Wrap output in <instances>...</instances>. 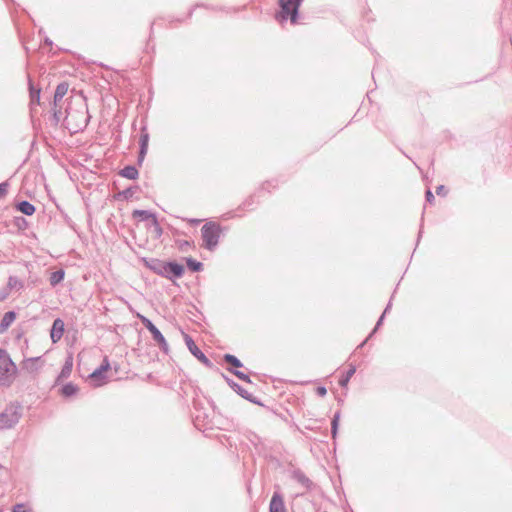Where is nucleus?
Returning a JSON list of instances; mask_svg holds the SVG:
<instances>
[{"mask_svg": "<svg viewBox=\"0 0 512 512\" xmlns=\"http://www.w3.org/2000/svg\"><path fill=\"white\" fill-rule=\"evenodd\" d=\"M16 319V313L14 311L6 312L0 321V333L5 332Z\"/></svg>", "mask_w": 512, "mask_h": 512, "instance_id": "13", "label": "nucleus"}, {"mask_svg": "<svg viewBox=\"0 0 512 512\" xmlns=\"http://www.w3.org/2000/svg\"><path fill=\"white\" fill-rule=\"evenodd\" d=\"M64 276L65 272L63 269H59L57 271L52 272L49 278L50 285L52 287H55L56 285L63 281Z\"/></svg>", "mask_w": 512, "mask_h": 512, "instance_id": "22", "label": "nucleus"}, {"mask_svg": "<svg viewBox=\"0 0 512 512\" xmlns=\"http://www.w3.org/2000/svg\"><path fill=\"white\" fill-rule=\"evenodd\" d=\"M237 378H239L240 380L242 381H245L247 383H251V379L250 377L245 374L244 372L242 371H239V370H230Z\"/></svg>", "mask_w": 512, "mask_h": 512, "instance_id": "29", "label": "nucleus"}, {"mask_svg": "<svg viewBox=\"0 0 512 512\" xmlns=\"http://www.w3.org/2000/svg\"><path fill=\"white\" fill-rule=\"evenodd\" d=\"M147 149L148 148H143V147H140V150H139V155H138V162L139 163H142L143 160H144V157L147 153Z\"/></svg>", "mask_w": 512, "mask_h": 512, "instance_id": "36", "label": "nucleus"}, {"mask_svg": "<svg viewBox=\"0 0 512 512\" xmlns=\"http://www.w3.org/2000/svg\"><path fill=\"white\" fill-rule=\"evenodd\" d=\"M22 417V406L18 402H11L0 412V430L14 428Z\"/></svg>", "mask_w": 512, "mask_h": 512, "instance_id": "3", "label": "nucleus"}, {"mask_svg": "<svg viewBox=\"0 0 512 512\" xmlns=\"http://www.w3.org/2000/svg\"><path fill=\"white\" fill-rule=\"evenodd\" d=\"M24 287V283L23 281H21L20 279H18L17 277L15 276H10L8 278V282H7V287L6 289H8V292L10 293L11 290H21L22 288Z\"/></svg>", "mask_w": 512, "mask_h": 512, "instance_id": "20", "label": "nucleus"}, {"mask_svg": "<svg viewBox=\"0 0 512 512\" xmlns=\"http://www.w3.org/2000/svg\"><path fill=\"white\" fill-rule=\"evenodd\" d=\"M293 479L304 486L306 489H309L312 485L311 480L300 470L293 472Z\"/></svg>", "mask_w": 512, "mask_h": 512, "instance_id": "16", "label": "nucleus"}, {"mask_svg": "<svg viewBox=\"0 0 512 512\" xmlns=\"http://www.w3.org/2000/svg\"><path fill=\"white\" fill-rule=\"evenodd\" d=\"M77 385L73 384L72 382L66 383L61 388V395L64 397H71L74 396L78 392Z\"/></svg>", "mask_w": 512, "mask_h": 512, "instance_id": "21", "label": "nucleus"}, {"mask_svg": "<svg viewBox=\"0 0 512 512\" xmlns=\"http://www.w3.org/2000/svg\"><path fill=\"white\" fill-rule=\"evenodd\" d=\"M270 512H286L284 500L278 492H274L269 505Z\"/></svg>", "mask_w": 512, "mask_h": 512, "instance_id": "11", "label": "nucleus"}, {"mask_svg": "<svg viewBox=\"0 0 512 512\" xmlns=\"http://www.w3.org/2000/svg\"><path fill=\"white\" fill-rule=\"evenodd\" d=\"M157 344L159 345L160 349H161L164 353H168V351H169V346H168V343H167V341H166V339H165V338H163V339H162L161 341H159Z\"/></svg>", "mask_w": 512, "mask_h": 512, "instance_id": "34", "label": "nucleus"}, {"mask_svg": "<svg viewBox=\"0 0 512 512\" xmlns=\"http://www.w3.org/2000/svg\"><path fill=\"white\" fill-rule=\"evenodd\" d=\"M72 368H73V359L70 356L66 359V361L61 369V372L57 378V382L69 378L72 373Z\"/></svg>", "mask_w": 512, "mask_h": 512, "instance_id": "14", "label": "nucleus"}, {"mask_svg": "<svg viewBox=\"0 0 512 512\" xmlns=\"http://www.w3.org/2000/svg\"><path fill=\"white\" fill-rule=\"evenodd\" d=\"M426 201L429 203H432L434 201V195L429 189L426 191Z\"/></svg>", "mask_w": 512, "mask_h": 512, "instance_id": "41", "label": "nucleus"}, {"mask_svg": "<svg viewBox=\"0 0 512 512\" xmlns=\"http://www.w3.org/2000/svg\"><path fill=\"white\" fill-rule=\"evenodd\" d=\"M150 333L153 337V340L156 343H158L159 341H161L164 338L163 334L160 332V330L156 326L153 329H151Z\"/></svg>", "mask_w": 512, "mask_h": 512, "instance_id": "30", "label": "nucleus"}, {"mask_svg": "<svg viewBox=\"0 0 512 512\" xmlns=\"http://www.w3.org/2000/svg\"><path fill=\"white\" fill-rule=\"evenodd\" d=\"M17 368L9 354L3 350L0 352V384L9 386L14 380Z\"/></svg>", "mask_w": 512, "mask_h": 512, "instance_id": "6", "label": "nucleus"}, {"mask_svg": "<svg viewBox=\"0 0 512 512\" xmlns=\"http://www.w3.org/2000/svg\"><path fill=\"white\" fill-rule=\"evenodd\" d=\"M447 189L445 188L444 185H439L437 188H436V193L440 196H445L447 194Z\"/></svg>", "mask_w": 512, "mask_h": 512, "instance_id": "38", "label": "nucleus"}, {"mask_svg": "<svg viewBox=\"0 0 512 512\" xmlns=\"http://www.w3.org/2000/svg\"><path fill=\"white\" fill-rule=\"evenodd\" d=\"M29 92L31 104H39L40 101V89H35L31 80L29 79Z\"/></svg>", "mask_w": 512, "mask_h": 512, "instance_id": "24", "label": "nucleus"}, {"mask_svg": "<svg viewBox=\"0 0 512 512\" xmlns=\"http://www.w3.org/2000/svg\"><path fill=\"white\" fill-rule=\"evenodd\" d=\"M302 1L303 0H279L280 11L276 15L277 20L284 22L290 18L291 23H296Z\"/></svg>", "mask_w": 512, "mask_h": 512, "instance_id": "5", "label": "nucleus"}, {"mask_svg": "<svg viewBox=\"0 0 512 512\" xmlns=\"http://www.w3.org/2000/svg\"><path fill=\"white\" fill-rule=\"evenodd\" d=\"M252 204V198H249L247 199L246 201L243 202V206L244 207H248Z\"/></svg>", "mask_w": 512, "mask_h": 512, "instance_id": "43", "label": "nucleus"}, {"mask_svg": "<svg viewBox=\"0 0 512 512\" xmlns=\"http://www.w3.org/2000/svg\"><path fill=\"white\" fill-rule=\"evenodd\" d=\"M17 209H18L21 213H23V214H25V215H27V216H31V215H33V214H34V212H35V207H34V205H33V204H31V203H30V202H28V201H25V200H24V201H21V202H19V203L17 204Z\"/></svg>", "mask_w": 512, "mask_h": 512, "instance_id": "17", "label": "nucleus"}, {"mask_svg": "<svg viewBox=\"0 0 512 512\" xmlns=\"http://www.w3.org/2000/svg\"><path fill=\"white\" fill-rule=\"evenodd\" d=\"M144 262L151 271L167 279L180 278L184 273L183 265L177 262H165L159 259H149Z\"/></svg>", "mask_w": 512, "mask_h": 512, "instance_id": "1", "label": "nucleus"}, {"mask_svg": "<svg viewBox=\"0 0 512 512\" xmlns=\"http://www.w3.org/2000/svg\"><path fill=\"white\" fill-rule=\"evenodd\" d=\"M39 357L36 358H28L23 361V368L30 373H33L38 370V361Z\"/></svg>", "mask_w": 512, "mask_h": 512, "instance_id": "19", "label": "nucleus"}, {"mask_svg": "<svg viewBox=\"0 0 512 512\" xmlns=\"http://www.w3.org/2000/svg\"><path fill=\"white\" fill-rule=\"evenodd\" d=\"M110 369V362L108 357H104L102 364L95 369L90 375L89 379L93 383L94 386H101L105 383V375L104 373Z\"/></svg>", "mask_w": 512, "mask_h": 512, "instance_id": "7", "label": "nucleus"}, {"mask_svg": "<svg viewBox=\"0 0 512 512\" xmlns=\"http://www.w3.org/2000/svg\"><path fill=\"white\" fill-rule=\"evenodd\" d=\"M220 234L221 227L218 223L208 222L204 224L201 228L203 246L206 249L213 251L218 245Z\"/></svg>", "mask_w": 512, "mask_h": 512, "instance_id": "4", "label": "nucleus"}, {"mask_svg": "<svg viewBox=\"0 0 512 512\" xmlns=\"http://www.w3.org/2000/svg\"><path fill=\"white\" fill-rule=\"evenodd\" d=\"M134 192H135V188L130 187V188L125 189V190L122 192V195H123V197H124L125 199H129V198H131V197L133 196Z\"/></svg>", "mask_w": 512, "mask_h": 512, "instance_id": "35", "label": "nucleus"}, {"mask_svg": "<svg viewBox=\"0 0 512 512\" xmlns=\"http://www.w3.org/2000/svg\"><path fill=\"white\" fill-rule=\"evenodd\" d=\"M390 308H391V301L388 303L383 314L380 316L379 320L377 321L374 330L370 333V335L366 338V340L360 345V347H362L367 342V340L375 333V331L381 326L384 316L390 310Z\"/></svg>", "mask_w": 512, "mask_h": 512, "instance_id": "26", "label": "nucleus"}, {"mask_svg": "<svg viewBox=\"0 0 512 512\" xmlns=\"http://www.w3.org/2000/svg\"><path fill=\"white\" fill-rule=\"evenodd\" d=\"M339 419H340V413L337 412L334 414L332 422H331V432H332L333 437H335L337 434Z\"/></svg>", "mask_w": 512, "mask_h": 512, "instance_id": "28", "label": "nucleus"}, {"mask_svg": "<svg viewBox=\"0 0 512 512\" xmlns=\"http://www.w3.org/2000/svg\"><path fill=\"white\" fill-rule=\"evenodd\" d=\"M185 343L187 345V348L191 352V354L193 356H195L201 363H203L207 367H211L212 366L211 361L198 348V346L195 344L194 340L189 335H185Z\"/></svg>", "mask_w": 512, "mask_h": 512, "instance_id": "8", "label": "nucleus"}, {"mask_svg": "<svg viewBox=\"0 0 512 512\" xmlns=\"http://www.w3.org/2000/svg\"><path fill=\"white\" fill-rule=\"evenodd\" d=\"M199 222H200V220H197V219L191 220V223H193V224H198Z\"/></svg>", "mask_w": 512, "mask_h": 512, "instance_id": "44", "label": "nucleus"}, {"mask_svg": "<svg viewBox=\"0 0 512 512\" xmlns=\"http://www.w3.org/2000/svg\"><path fill=\"white\" fill-rule=\"evenodd\" d=\"M151 226L154 228V232L157 237H160L163 234V230L157 219H154V221L151 223Z\"/></svg>", "mask_w": 512, "mask_h": 512, "instance_id": "32", "label": "nucleus"}, {"mask_svg": "<svg viewBox=\"0 0 512 512\" xmlns=\"http://www.w3.org/2000/svg\"><path fill=\"white\" fill-rule=\"evenodd\" d=\"M9 296L8 289L6 288H0V302L7 299Z\"/></svg>", "mask_w": 512, "mask_h": 512, "instance_id": "37", "label": "nucleus"}, {"mask_svg": "<svg viewBox=\"0 0 512 512\" xmlns=\"http://www.w3.org/2000/svg\"><path fill=\"white\" fill-rule=\"evenodd\" d=\"M7 188H8V183H6V182L0 183V194L6 193Z\"/></svg>", "mask_w": 512, "mask_h": 512, "instance_id": "42", "label": "nucleus"}, {"mask_svg": "<svg viewBox=\"0 0 512 512\" xmlns=\"http://www.w3.org/2000/svg\"><path fill=\"white\" fill-rule=\"evenodd\" d=\"M225 379L227 380V383L229 384V386L235 391L237 392L241 397H243L244 399L246 400H249L250 402H253V403H257L252 395L247 392L245 389H243L239 384H237L236 382H234L233 380L229 379V378H226Z\"/></svg>", "mask_w": 512, "mask_h": 512, "instance_id": "12", "label": "nucleus"}, {"mask_svg": "<svg viewBox=\"0 0 512 512\" xmlns=\"http://www.w3.org/2000/svg\"><path fill=\"white\" fill-rule=\"evenodd\" d=\"M143 130H145V128H143ZM148 142H149L148 133L142 131L141 136H140V141H139L140 147L148 148Z\"/></svg>", "mask_w": 512, "mask_h": 512, "instance_id": "31", "label": "nucleus"}, {"mask_svg": "<svg viewBox=\"0 0 512 512\" xmlns=\"http://www.w3.org/2000/svg\"><path fill=\"white\" fill-rule=\"evenodd\" d=\"M68 91V84L66 83H60L57 85L56 87V90H55V93H54V100H53V103H54V118L56 119V121H60L61 117H62V113L60 110H57V106L59 104V102L62 101V99L64 98V96L66 95Z\"/></svg>", "mask_w": 512, "mask_h": 512, "instance_id": "9", "label": "nucleus"}, {"mask_svg": "<svg viewBox=\"0 0 512 512\" xmlns=\"http://www.w3.org/2000/svg\"><path fill=\"white\" fill-rule=\"evenodd\" d=\"M13 512H27L23 504H16L13 507Z\"/></svg>", "mask_w": 512, "mask_h": 512, "instance_id": "39", "label": "nucleus"}, {"mask_svg": "<svg viewBox=\"0 0 512 512\" xmlns=\"http://www.w3.org/2000/svg\"><path fill=\"white\" fill-rule=\"evenodd\" d=\"M119 175L130 180H135L138 178L139 172L135 166L128 165L119 171Z\"/></svg>", "mask_w": 512, "mask_h": 512, "instance_id": "15", "label": "nucleus"}, {"mask_svg": "<svg viewBox=\"0 0 512 512\" xmlns=\"http://www.w3.org/2000/svg\"><path fill=\"white\" fill-rule=\"evenodd\" d=\"M64 327H65V324L62 319L56 318L53 321L52 328L50 331V337H51L52 343H57L62 338V336L64 334V330H65Z\"/></svg>", "mask_w": 512, "mask_h": 512, "instance_id": "10", "label": "nucleus"}, {"mask_svg": "<svg viewBox=\"0 0 512 512\" xmlns=\"http://www.w3.org/2000/svg\"><path fill=\"white\" fill-rule=\"evenodd\" d=\"M0 352H3V350H2V349H0Z\"/></svg>", "mask_w": 512, "mask_h": 512, "instance_id": "45", "label": "nucleus"}, {"mask_svg": "<svg viewBox=\"0 0 512 512\" xmlns=\"http://www.w3.org/2000/svg\"><path fill=\"white\" fill-rule=\"evenodd\" d=\"M89 122L88 108L85 104H81L79 109L69 107L66 109L64 123L72 132H78L86 128Z\"/></svg>", "mask_w": 512, "mask_h": 512, "instance_id": "2", "label": "nucleus"}, {"mask_svg": "<svg viewBox=\"0 0 512 512\" xmlns=\"http://www.w3.org/2000/svg\"><path fill=\"white\" fill-rule=\"evenodd\" d=\"M223 359L226 363L230 364L235 368H240L243 366L242 362L234 355L225 354Z\"/></svg>", "mask_w": 512, "mask_h": 512, "instance_id": "25", "label": "nucleus"}, {"mask_svg": "<svg viewBox=\"0 0 512 512\" xmlns=\"http://www.w3.org/2000/svg\"><path fill=\"white\" fill-rule=\"evenodd\" d=\"M186 264H187V267L193 272H199L203 268V264L201 262H198L192 258H187Z\"/></svg>", "mask_w": 512, "mask_h": 512, "instance_id": "27", "label": "nucleus"}, {"mask_svg": "<svg viewBox=\"0 0 512 512\" xmlns=\"http://www.w3.org/2000/svg\"><path fill=\"white\" fill-rule=\"evenodd\" d=\"M356 367L351 365L350 368L346 371L345 375H343L339 380V385L341 387H346L351 379V377L355 374Z\"/></svg>", "mask_w": 512, "mask_h": 512, "instance_id": "23", "label": "nucleus"}, {"mask_svg": "<svg viewBox=\"0 0 512 512\" xmlns=\"http://www.w3.org/2000/svg\"><path fill=\"white\" fill-rule=\"evenodd\" d=\"M142 324L145 326V328L150 332L151 329L155 327V325L146 317L140 316Z\"/></svg>", "mask_w": 512, "mask_h": 512, "instance_id": "33", "label": "nucleus"}, {"mask_svg": "<svg viewBox=\"0 0 512 512\" xmlns=\"http://www.w3.org/2000/svg\"><path fill=\"white\" fill-rule=\"evenodd\" d=\"M133 218H138L142 221L151 220V223L154 221V219H157L155 214L148 210H134Z\"/></svg>", "mask_w": 512, "mask_h": 512, "instance_id": "18", "label": "nucleus"}, {"mask_svg": "<svg viewBox=\"0 0 512 512\" xmlns=\"http://www.w3.org/2000/svg\"><path fill=\"white\" fill-rule=\"evenodd\" d=\"M317 394L321 397H324L327 394V389L323 386H320L316 390Z\"/></svg>", "mask_w": 512, "mask_h": 512, "instance_id": "40", "label": "nucleus"}]
</instances>
